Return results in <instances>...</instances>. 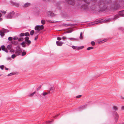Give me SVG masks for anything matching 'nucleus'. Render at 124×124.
I'll use <instances>...</instances> for the list:
<instances>
[{
  "label": "nucleus",
  "mask_w": 124,
  "mask_h": 124,
  "mask_svg": "<svg viewBox=\"0 0 124 124\" xmlns=\"http://www.w3.org/2000/svg\"><path fill=\"white\" fill-rule=\"evenodd\" d=\"M97 0H92L90 2H89L87 1L89 0H77L78 5L80 6L83 3L79 8L80 10L83 12L89 10L90 9L94 10L97 6L99 8V11H104L107 10L108 4L111 2V0H100L97 4Z\"/></svg>",
  "instance_id": "nucleus-1"
},
{
  "label": "nucleus",
  "mask_w": 124,
  "mask_h": 124,
  "mask_svg": "<svg viewBox=\"0 0 124 124\" xmlns=\"http://www.w3.org/2000/svg\"><path fill=\"white\" fill-rule=\"evenodd\" d=\"M16 50L15 51V53L16 55L18 56L20 55L22 52L21 49L20 48L19 46H18L16 47Z\"/></svg>",
  "instance_id": "nucleus-2"
},
{
  "label": "nucleus",
  "mask_w": 124,
  "mask_h": 124,
  "mask_svg": "<svg viewBox=\"0 0 124 124\" xmlns=\"http://www.w3.org/2000/svg\"><path fill=\"white\" fill-rule=\"evenodd\" d=\"M14 12L12 11L9 12L8 14L6 16V18L7 19H10L13 18H14Z\"/></svg>",
  "instance_id": "nucleus-3"
},
{
  "label": "nucleus",
  "mask_w": 124,
  "mask_h": 124,
  "mask_svg": "<svg viewBox=\"0 0 124 124\" xmlns=\"http://www.w3.org/2000/svg\"><path fill=\"white\" fill-rule=\"evenodd\" d=\"M124 10H122L121 11H119L118 12V15H117L115 16L114 19H116L119 18L120 16H124V14H123V12L124 11Z\"/></svg>",
  "instance_id": "nucleus-4"
},
{
  "label": "nucleus",
  "mask_w": 124,
  "mask_h": 124,
  "mask_svg": "<svg viewBox=\"0 0 124 124\" xmlns=\"http://www.w3.org/2000/svg\"><path fill=\"white\" fill-rule=\"evenodd\" d=\"M120 5L117 2H116L114 3L113 5L111 6L112 9L115 10L118 9Z\"/></svg>",
  "instance_id": "nucleus-5"
},
{
  "label": "nucleus",
  "mask_w": 124,
  "mask_h": 124,
  "mask_svg": "<svg viewBox=\"0 0 124 124\" xmlns=\"http://www.w3.org/2000/svg\"><path fill=\"white\" fill-rule=\"evenodd\" d=\"M44 28V27L43 25H37L35 27V29L36 31H39L40 30L43 29Z\"/></svg>",
  "instance_id": "nucleus-6"
},
{
  "label": "nucleus",
  "mask_w": 124,
  "mask_h": 124,
  "mask_svg": "<svg viewBox=\"0 0 124 124\" xmlns=\"http://www.w3.org/2000/svg\"><path fill=\"white\" fill-rule=\"evenodd\" d=\"M113 115L115 119H116L115 121L116 123L117 121V119L119 118V116L117 112L115 111H114L113 113Z\"/></svg>",
  "instance_id": "nucleus-7"
},
{
  "label": "nucleus",
  "mask_w": 124,
  "mask_h": 124,
  "mask_svg": "<svg viewBox=\"0 0 124 124\" xmlns=\"http://www.w3.org/2000/svg\"><path fill=\"white\" fill-rule=\"evenodd\" d=\"M25 39L26 44H27L28 46H29L31 43V41L29 40V38L28 37H25L24 38Z\"/></svg>",
  "instance_id": "nucleus-8"
},
{
  "label": "nucleus",
  "mask_w": 124,
  "mask_h": 124,
  "mask_svg": "<svg viewBox=\"0 0 124 124\" xmlns=\"http://www.w3.org/2000/svg\"><path fill=\"white\" fill-rule=\"evenodd\" d=\"M65 1L68 4L72 5H74L75 4V0H65Z\"/></svg>",
  "instance_id": "nucleus-9"
},
{
  "label": "nucleus",
  "mask_w": 124,
  "mask_h": 124,
  "mask_svg": "<svg viewBox=\"0 0 124 124\" xmlns=\"http://www.w3.org/2000/svg\"><path fill=\"white\" fill-rule=\"evenodd\" d=\"M54 90V86L51 87H50L49 90H48L49 93H53Z\"/></svg>",
  "instance_id": "nucleus-10"
},
{
  "label": "nucleus",
  "mask_w": 124,
  "mask_h": 124,
  "mask_svg": "<svg viewBox=\"0 0 124 124\" xmlns=\"http://www.w3.org/2000/svg\"><path fill=\"white\" fill-rule=\"evenodd\" d=\"M87 104H85V105L82 106L79 108V111H81L82 110L85 109L87 107Z\"/></svg>",
  "instance_id": "nucleus-11"
},
{
  "label": "nucleus",
  "mask_w": 124,
  "mask_h": 124,
  "mask_svg": "<svg viewBox=\"0 0 124 124\" xmlns=\"http://www.w3.org/2000/svg\"><path fill=\"white\" fill-rule=\"evenodd\" d=\"M56 43L57 46H61L63 43V42L62 41H56Z\"/></svg>",
  "instance_id": "nucleus-12"
},
{
  "label": "nucleus",
  "mask_w": 124,
  "mask_h": 124,
  "mask_svg": "<svg viewBox=\"0 0 124 124\" xmlns=\"http://www.w3.org/2000/svg\"><path fill=\"white\" fill-rule=\"evenodd\" d=\"M47 14L48 16H54V14L53 13L49 11H48Z\"/></svg>",
  "instance_id": "nucleus-13"
},
{
  "label": "nucleus",
  "mask_w": 124,
  "mask_h": 124,
  "mask_svg": "<svg viewBox=\"0 0 124 124\" xmlns=\"http://www.w3.org/2000/svg\"><path fill=\"white\" fill-rule=\"evenodd\" d=\"M61 2H58L56 4V5L57 7V8H58L59 10L61 9V8L60 6V4L61 3Z\"/></svg>",
  "instance_id": "nucleus-14"
},
{
  "label": "nucleus",
  "mask_w": 124,
  "mask_h": 124,
  "mask_svg": "<svg viewBox=\"0 0 124 124\" xmlns=\"http://www.w3.org/2000/svg\"><path fill=\"white\" fill-rule=\"evenodd\" d=\"M1 30L4 33L6 32H9V30H8L3 28H2Z\"/></svg>",
  "instance_id": "nucleus-15"
},
{
  "label": "nucleus",
  "mask_w": 124,
  "mask_h": 124,
  "mask_svg": "<svg viewBox=\"0 0 124 124\" xmlns=\"http://www.w3.org/2000/svg\"><path fill=\"white\" fill-rule=\"evenodd\" d=\"M100 23V21H99V22H94L89 23V25H92L94 24H97Z\"/></svg>",
  "instance_id": "nucleus-16"
},
{
  "label": "nucleus",
  "mask_w": 124,
  "mask_h": 124,
  "mask_svg": "<svg viewBox=\"0 0 124 124\" xmlns=\"http://www.w3.org/2000/svg\"><path fill=\"white\" fill-rule=\"evenodd\" d=\"M68 39L72 41H76L78 40V38H70Z\"/></svg>",
  "instance_id": "nucleus-17"
},
{
  "label": "nucleus",
  "mask_w": 124,
  "mask_h": 124,
  "mask_svg": "<svg viewBox=\"0 0 124 124\" xmlns=\"http://www.w3.org/2000/svg\"><path fill=\"white\" fill-rule=\"evenodd\" d=\"M107 41V39H104L101 40V39L99 40V43H104L106 41Z\"/></svg>",
  "instance_id": "nucleus-18"
},
{
  "label": "nucleus",
  "mask_w": 124,
  "mask_h": 124,
  "mask_svg": "<svg viewBox=\"0 0 124 124\" xmlns=\"http://www.w3.org/2000/svg\"><path fill=\"white\" fill-rule=\"evenodd\" d=\"M31 5V4L29 3H25L23 7H27Z\"/></svg>",
  "instance_id": "nucleus-19"
},
{
  "label": "nucleus",
  "mask_w": 124,
  "mask_h": 124,
  "mask_svg": "<svg viewBox=\"0 0 124 124\" xmlns=\"http://www.w3.org/2000/svg\"><path fill=\"white\" fill-rule=\"evenodd\" d=\"M0 35L1 37H3L4 36L5 34L1 31V30L0 31Z\"/></svg>",
  "instance_id": "nucleus-20"
},
{
  "label": "nucleus",
  "mask_w": 124,
  "mask_h": 124,
  "mask_svg": "<svg viewBox=\"0 0 124 124\" xmlns=\"http://www.w3.org/2000/svg\"><path fill=\"white\" fill-rule=\"evenodd\" d=\"M72 24L70 23H68L65 24H63L62 25L63 26L65 27H67L71 26V25Z\"/></svg>",
  "instance_id": "nucleus-21"
},
{
  "label": "nucleus",
  "mask_w": 124,
  "mask_h": 124,
  "mask_svg": "<svg viewBox=\"0 0 124 124\" xmlns=\"http://www.w3.org/2000/svg\"><path fill=\"white\" fill-rule=\"evenodd\" d=\"M12 4L14 5H15L17 7H18L19 5V4L18 3H16L15 2H13Z\"/></svg>",
  "instance_id": "nucleus-22"
},
{
  "label": "nucleus",
  "mask_w": 124,
  "mask_h": 124,
  "mask_svg": "<svg viewBox=\"0 0 124 124\" xmlns=\"http://www.w3.org/2000/svg\"><path fill=\"white\" fill-rule=\"evenodd\" d=\"M44 1L46 2H54L55 1V0H43Z\"/></svg>",
  "instance_id": "nucleus-23"
},
{
  "label": "nucleus",
  "mask_w": 124,
  "mask_h": 124,
  "mask_svg": "<svg viewBox=\"0 0 124 124\" xmlns=\"http://www.w3.org/2000/svg\"><path fill=\"white\" fill-rule=\"evenodd\" d=\"M24 34V35L26 37H28L30 36V34L28 32H25Z\"/></svg>",
  "instance_id": "nucleus-24"
},
{
  "label": "nucleus",
  "mask_w": 124,
  "mask_h": 124,
  "mask_svg": "<svg viewBox=\"0 0 124 124\" xmlns=\"http://www.w3.org/2000/svg\"><path fill=\"white\" fill-rule=\"evenodd\" d=\"M34 33V30H31L30 32V35L32 36L33 35Z\"/></svg>",
  "instance_id": "nucleus-25"
},
{
  "label": "nucleus",
  "mask_w": 124,
  "mask_h": 124,
  "mask_svg": "<svg viewBox=\"0 0 124 124\" xmlns=\"http://www.w3.org/2000/svg\"><path fill=\"white\" fill-rule=\"evenodd\" d=\"M48 92V93L46 92H43L41 94V95H43L44 96H45L47 94H49Z\"/></svg>",
  "instance_id": "nucleus-26"
},
{
  "label": "nucleus",
  "mask_w": 124,
  "mask_h": 124,
  "mask_svg": "<svg viewBox=\"0 0 124 124\" xmlns=\"http://www.w3.org/2000/svg\"><path fill=\"white\" fill-rule=\"evenodd\" d=\"M7 48L8 50H10L11 48V46L10 45H8L7 47Z\"/></svg>",
  "instance_id": "nucleus-27"
},
{
  "label": "nucleus",
  "mask_w": 124,
  "mask_h": 124,
  "mask_svg": "<svg viewBox=\"0 0 124 124\" xmlns=\"http://www.w3.org/2000/svg\"><path fill=\"white\" fill-rule=\"evenodd\" d=\"M84 47V46H79L77 48V49L79 50L82 49H83Z\"/></svg>",
  "instance_id": "nucleus-28"
},
{
  "label": "nucleus",
  "mask_w": 124,
  "mask_h": 124,
  "mask_svg": "<svg viewBox=\"0 0 124 124\" xmlns=\"http://www.w3.org/2000/svg\"><path fill=\"white\" fill-rule=\"evenodd\" d=\"M15 74V73H10L9 74H8V75L7 76H11L12 75H14Z\"/></svg>",
  "instance_id": "nucleus-29"
},
{
  "label": "nucleus",
  "mask_w": 124,
  "mask_h": 124,
  "mask_svg": "<svg viewBox=\"0 0 124 124\" xmlns=\"http://www.w3.org/2000/svg\"><path fill=\"white\" fill-rule=\"evenodd\" d=\"M93 47L91 46L87 48V50H89L91 49H93Z\"/></svg>",
  "instance_id": "nucleus-30"
},
{
  "label": "nucleus",
  "mask_w": 124,
  "mask_h": 124,
  "mask_svg": "<svg viewBox=\"0 0 124 124\" xmlns=\"http://www.w3.org/2000/svg\"><path fill=\"white\" fill-rule=\"evenodd\" d=\"M1 48L2 49V50L3 51H4L5 49L6 48L5 47V46L4 45H2L1 46Z\"/></svg>",
  "instance_id": "nucleus-31"
},
{
  "label": "nucleus",
  "mask_w": 124,
  "mask_h": 124,
  "mask_svg": "<svg viewBox=\"0 0 124 124\" xmlns=\"http://www.w3.org/2000/svg\"><path fill=\"white\" fill-rule=\"evenodd\" d=\"M26 54V53L25 52L23 51L22 52V56H23L25 55Z\"/></svg>",
  "instance_id": "nucleus-32"
},
{
  "label": "nucleus",
  "mask_w": 124,
  "mask_h": 124,
  "mask_svg": "<svg viewBox=\"0 0 124 124\" xmlns=\"http://www.w3.org/2000/svg\"><path fill=\"white\" fill-rule=\"evenodd\" d=\"M36 93L35 92H34L31 94H30L29 95L30 97H31L33 96L35 94V93Z\"/></svg>",
  "instance_id": "nucleus-33"
},
{
  "label": "nucleus",
  "mask_w": 124,
  "mask_h": 124,
  "mask_svg": "<svg viewBox=\"0 0 124 124\" xmlns=\"http://www.w3.org/2000/svg\"><path fill=\"white\" fill-rule=\"evenodd\" d=\"M82 32H81L80 34L79 38L80 39H82L83 38V37L82 35Z\"/></svg>",
  "instance_id": "nucleus-34"
},
{
  "label": "nucleus",
  "mask_w": 124,
  "mask_h": 124,
  "mask_svg": "<svg viewBox=\"0 0 124 124\" xmlns=\"http://www.w3.org/2000/svg\"><path fill=\"white\" fill-rule=\"evenodd\" d=\"M53 121H48L46 122V124H51V123Z\"/></svg>",
  "instance_id": "nucleus-35"
},
{
  "label": "nucleus",
  "mask_w": 124,
  "mask_h": 124,
  "mask_svg": "<svg viewBox=\"0 0 124 124\" xmlns=\"http://www.w3.org/2000/svg\"><path fill=\"white\" fill-rule=\"evenodd\" d=\"M41 23L43 24H44L45 23V21L44 20H42L41 21Z\"/></svg>",
  "instance_id": "nucleus-36"
},
{
  "label": "nucleus",
  "mask_w": 124,
  "mask_h": 124,
  "mask_svg": "<svg viewBox=\"0 0 124 124\" xmlns=\"http://www.w3.org/2000/svg\"><path fill=\"white\" fill-rule=\"evenodd\" d=\"M19 35L20 37L23 36L24 35V34L23 33H22Z\"/></svg>",
  "instance_id": "nucleus-37"
},
{
  "label": "nucleus",
  "mask_w": 124,
  "mask_h": 124,
  "mask_svg": "<svg viewBox=\"0 0 124 124\" xmlns=\"http://www.w3.org/2000/svg\"><path fill=\"white\" fill-rule=\"evenodd\" d=\"M91 43L92 46H94L95 44V43L93 41H91Z\"/></svg>",
  "instance_id": "nucleus-38"
},
{
  "label": "nucleus",
  "mask_w": 124,
  "mask_h": 124,
  "mask_svg": "<svg viewBox=\"0 0 124 124\" xmlns=\"http://www.w3.org/2000/svg\"><path fill=\"white\" fill-rule=\"evenodd\" d=\"M4 65H1L0 66V68L1 70H3L4 69Z\"/></svg>",
  "instance_id": "nucleus-39"
},
{
  "label": "nucleus",
  "mask_w": 124,
  "mask_h": 124,
  "mask_svg": "<svg viewBox=\"0 0 124 124\" xmlns=\"http://www.w3.org/2000/svg\"><path fill=\"white\" fill-rule=\"evenodd\" d=\"M113 108L115 110H117L118 109L117 108L116 106H114L113 107Z\"/></svg>",
  "instance_id": "nucleus-40"
},
{
  "label": "nucleus",
  "mask_w": 124,
  "mask_h": 124,
  "mask_svg": "<svg viewBox=\"0 0 124 124\" xmlns=\"http://www.w3.org/2000/svg\"><path fill=\"white\" fill-rule=\"evenodd\" d=\"M8 39L9 41H12L13 39V38L11 37H9L8 38Z\"/></svg>",
  "instance_id": "nucleus-41"
},
{
  "label": "nucleus",
  "mask_w": 124,
  "mask_h": 124,
  "mask_svg": "<svg viewBox=\"0 0 124 124\" xmlns=\"http://www.w3.org/2000/svg\"><path fill=\"white\" fill-rule=\"evenodd\" d=\"M23 38H19V39H18V41H22L23 40V39H24Z\"/></svg>",
  "instance_id": "nucleus-42"
},
{
  "label": "nucleus",
  "mask_w": 124,
  "mask_h": 124,
  "mask_svg": "<svg viewBox=\"0 0 124 124\" xmlns=\"http://www.w3.org/2000/svg\"><path fill=\"white\" fill-rule=\"evenodd\" d=\"M16 55L14 54H13L12 55L11 57L12 58L14 59L16 57Z\"/></svg>",
  "instance_id": "nucleus-43"
},
{
  "label": "nucleus",
  "mask_w": 124,
  "mask_h": 124,
  "mask_svg": "<svg viewBox=\"0 0 124 124\" xmlns=\"http://www.w3.org/2000/svg\"><path fill=\"white\" fill-rule=\"evenodd\" d=\"M47 22L48 23H54L55 22H54V21H51V20H48Z\"/></svg>",
  "instance_id": "nucleus-44"
},
{
  "label": "nucleus",
  "mask_w": 124,
  "mask_h": 124,
  "mask_svg": "<svg viewBox=\"0 0 124 124\" xmlns=\"http://www.w3.org/2000/svg\"><path fill=\"white\" fill-rule=\"evenodd\" d=\"M72 48L73 49H77V46H72Z\"/></svg>",
  "instance_id": "nucleus-45"
},
{
  "label": "nucleus",
  "mask_w": 124,
  "mask_h": 124,
  "mask_svg": "<svg viewBox=\"0 0 124 124\" xmlns=\"http://www.w3.org/2000/svg\"><path fill=\"white\" fill-rule=\"evenodd\" d=\"M2 13H4V14H5L6 13V11H4V10H3V11H0Z\"/></svg>",
  "instance_id": "nucleus-46"
},
{
  "label": "nucleus",
  "mask_w": 124,
  "mask_h": 124,
  "mask_svg": "<svg viewBox=\"0 0 124 124\" xmlns=\"http://www.w3.org/2000/svg\"><path fill=\"white\" fill-rule=\"evenodd\" d=\"M82 96V95H78L77 96L76 98H80V97H81Z\"/></svg>",
  "instance_id": "nucleus-47"
},
{
  "label": "nucleus",
  "mask_w": 124,
  "mask_h": 124,
  "mask_svg": "<svg viewBox=\"0 0 124 124\" xmlns=\"http://www.w3.org/2000/svg\"><path fill=\"white\" fill-rule=\"evenodd\" d=\"M18 39V38L16 36H15L13 38V39L14 40H16Z\"/></svg>",
  "instance_id": "nucleus-48"
},
{
  "label": "nucleus",
  "mask_w": 124,
  "mask_h": 124,
  "mask_svg": "<svg viewBox=\"0 0 124 124\" xmlns=\"http://www.w3.org/2000/svg\"><path fill=\"white\" fill-rule=\"evenodd\" d=\"M57 39L58 40H60L62 39V38L60 37H58L57 38Z\"/></svg>",
  "instance_id": "nucleus-49"
},
{
  "label": "nucleus",
  "mask_w": 124,
  "mask_h": 124,
  "mask_svg": "<svg viewBox=\"0 0 124 124\" xmlns=\"http://www.w3.org/2000/svg\"><path fill=\"white\" fill-rule=\"evenodd\" d=\"M23 47H25L26 46V45L25 44H22V45H21Z\"/></svg>",
  "instance_id": "nucleus-50"
},
{
  "label": "nucleus",
  "mask_w": 124,
  "mask_h": 124,
  "mask_svg": "<svg viewBox=\"0 0 124 124\" xmlns=\"http://www.w3.org/2000/svg\"><path fill=\"white\" fill-rule=\"evenodd\" d=\"M59 115V114H57V115H56L55 116H53V117L54 118H56L57 117V116Z\"/></svg>",
  "instance_id": "nucleus-51"
},
{
  "label": "nucleus",
  "mask_w": 124,
  "mask_h": 124,
  "mask_svg": "<svg viewBox=\"0 0 124 124\" xmlns=\"http://www.w3.org/2000/svg\"><path fill=\"white\" fill-rule=\"evenodd\" d=\"M38 35H37L35 37V38L34 39V40H36L38 38Z\"/></svg>",
  "instance_id": "nucleus-52"
},
{
  "label": "nucleus",
  "mask_w": 124,
  "mask_h": 124,
  "mask_svg": "<svg viewBox=\"0 0 124 124\" xmlns=\"http://www.w3.org/2000/svg\"><path fill=\"white\" fill-rule=\"evenodd\" d=\"M25 43L26 44V42L25 41V40L24 41H23L21 44V45H22V44H25Z\"/></svg>",
  "instance_id": "nucleus-53"
},
{
  "label": "nucleus",
  "mask_w": 124,
  "mask_h": 124,
  "mask_svg": "<svg viewBox=\"0 0 124 124\" xmlns=\"http://www.w3.org/2000/svg\"><path fill=\"white\" fill-rule=\"evenodd\" d=\"M20 14L19 13H17L16 14V16H20Z\"/></svg>",
  "instance_id": "nucleus-54"
},
{
  "label": "nucleus",
  "mask_w": 124,
  "mask_h": 124,
  "mask_svg": "<svg viewBox=\"0 0 124 124\" xmlns=\"http://www.w3.org/2000/svg\"><path fill=\"white\" fill-rule=\"evenodd\" d=\"M14 51V50L13 49H11L10 51V52H11V53H13Z\"/></svg>",
  "instance_id": "nucleus-55"
},
{
  "label": "nucleus",
  "mask_w": 124,
  "mask_h": 124,
  "mask_svg": "<svg viewBox=\"0 0 124 124\" xmlns=\"http://www.w3.org/2000/svg\"><path fill=\"white\" fill-rule=\"evenodd\" d=\"M72 32V31H67L66 32V33H69L71 32Z\"/></svg>",
  "instance_id": "nucleus-56"
},
{
  "label": "nucleus",
  "mask_w": 124,
  "mask_h": 124,
  "mask_svg": "<svg viewBox=\"0 0 124 124\" xmlns=\"http://www.w3.org/2000/svg\"><path fill=\"white\" fill-rule=\"evenodd\" d=\"M15 43L16 44L17 43L15 41H12V43L13 44H15Z\"/></svg>",
  "instance_id": "nucleus-57"
},
{
  "label": "nucleus",
  "mask_w": 124,
  "mask_h": 124,
  "mask_svg": "<svg viewBox=\"0 0 124 124\" xmlns=\"http://www.w3.org/2000/svg\"><path fill=\"white\" fill-rule=\"evenodd\" d=\"M4 51L5 52H6L7 53H8V51L7 50V49L6 48L4 50Z\"/></svg>",
  "instance_id": "nucleus-58"
},
{
  "label": "nucleus",
  "mask_w": 124,
  "mask_h": 124,
  "mask_svg": "<svg viewBox=\"0 0 124 124\" xmlns=\"http://www.w3.org/2000/svg\"><path fill=\"white\" fill-rule=\"evenodd\" d=\"M41 88V86H39L37 88V90L38 91L40 90Z\"/></svg>",
  "instance_id": "nucleus-59"
},
{
  "label": "nucleus",
  "mask_w": 124,
  "mask_h": 124,
  "mask_svg": "<svg viewBox=\"0 0 124 124\" xmlns=\"http://www.w3.org/2000/svg\"><path fill=\"white\" fill-rule=\"evenodd\" d=\"M121 109L122 110H124V106H122V107Z\"/></svg>",
  "instance_id": "nucleus-60"
},
{
  "label": "nucleus",
  "mask_w": 124,
  "mask_h": 124,
  "mask_svg": "<svg viewBox=\"0 0 124 124\" xmlns=\"http://www.w3.org/2000/svg\"><path fill=\"white\" fill-rule=\"evenodd\" d=\"M62 39H66V37H62Z\"/></svg>",
  "instance_id": "nucleus-61"
},
{
  "label": "nucleus",
  "mask_w": 124,
  "mask_h": 124,
  "mask_svg": "<svg viewBox=\"0 0 124 124\" xmlns=\"http://www.w3.org/2000/svg\"><path fill=\"white\" fill-rule=\"evenodd\" d=\"M121 98L122 99H124V97H121Z\"/></svg>",
  "instance_id": "nucleus-62"
},
{
  "label": "nucleus",
  "mask_w": 124,
  "mask_h": 124,
  "mask_svg": "<svg viewBox=\"0 0 124 124\" xmlns=\"http://www.w3.org/2000/svg\"><path fill=\"white\" fill-rule=\"evenodd\" d=\"M5 69L6 70H8V68H6V67H5Z\"/></svg>",
  "instance_id": "nucleus-63"
},
{
  "label": "nucleus",
  "mask_w": 124,
  "mask_h": 124,
  "mask_svg": "<svg viewBox=\"0 0 124 124\" xmlns=\"http://www.w3.org/2000/svg\"><path fill=\"white\" fill-rule=\"evenodd\" d=\"M119 124H124V123H119Z\"/></svg>",
  "instance_id": "nucleus-64"
}]
</instances>
